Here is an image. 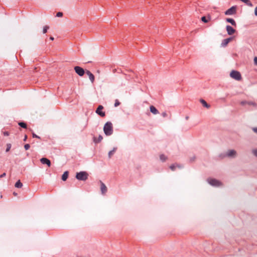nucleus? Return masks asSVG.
Listing matches in <instances>:
<instances>
[{"label": "nucleus", "mask_w": 257, "mask_h": 257, "mask_svg": "<svg viewBox=\"0 0 257 257\" xmlns=\"http://www.w3.org/2000/svg\"><path fill=\"white\" fill-rule=\"evenodd\" d=\"M201 21L205 23H206L208 22V20H207L206 17L205 16H203L201 18Z\"/></svg>", "instance_id": "a878e982"}, {"label": "nucleus", "mask_w": 257, "mask_h": 257, "mask_svg": "<svg viewBox=\"0 0 257 257\" xmlns=\"http://www.w3.org/2000/svg\"><path fill=\"white\" fill-rule=\"evenodd\" d=\"M11 147H12V145L11 144H7L6 152H8L10 150Z\"/></svg>", "instance_id": "393cba45"}, {"label": "nucleus", "mask_w": 257, "mask_h": 257, "mask_svg": "<svg viewBox=\"0 0 257 257\" xmlns=\"http://www.w3.org/2000/svg\"><path fill=\"white\" fill-rule=\"evenodd\" d=\"M103 131L106 136H109L113 134L112 124L110 121L106 122L103 127Z\"/></svg>", "instance_id": "f257e3e1"}, {"label": "nucleus", "mask_w": 257, "mask_h": 257, "mask_svg": "<svg viewBox=\"0 0 257 257\" xmlns=\"http://www.w3.org/2000/svg\"><path fill=\"white\" fill-rule=\"evenodd\" d=\"M49 29V27L48 26H45L43 28V33L45 34L47 32V30Z\"/></svg>", "instance_id": "b1692460"}, {"label": "nucleus", "mask_w": 257, "mask_h": 257, "mask_svg": "<svg viewBox=\"0 0 257 257\" xmlns=\"http://www.w3.org/2000/svg\"><path fill=\"white\" fill-rule=\"evenodd\" d=\"M208 18H209V19L210 20V16H209V17H208Z\"/></svg>", "instance_id": "c03bdc74"}, {"label": "nucleus", "mask_w": 257, "mask_h": 257, "mask_svg": "<svg viewBox=\"0 0 257 257\" xmlns=\"http://www.w3.org/2000/svg\"><path fill=\"white\" fill-rule=\"evenodd\" d=\"M200 102L202 103V104L203 105V106L207 108H210V105L209 104H208L205 100H204V99H200Z\"/></svg>", "instance_id": "dca6fc26"}, {"label": "nucleus", "mask_w": 257, "mask_h": 257, "mask_svg": "<svg viewBox=\"0 0 257 257\" xmlns=\"http://www.w3.org/2000/svg\"><path fill=\"white\" fill-rule=\"evenodd\" d=\"M120 102L118 101V99H116L115 100V103H114V106L115 107H117L118 106H119L120 105Z\"/></svg>", "instance_id": "bb28decb"}, {"label": "nucleus", "mask_w": 257, "mask_h": 257, "mask_svg": "<svg viewBox=\"0 0 257 257\" xmlns=\"http://www.w3.org/2000/svg\"><path fill=\"white\" fill-rule=\"evenodd\" d=\"M3 134H4V136H9L10 133H9V132H7V131H6V132H4L3 133Z\"/></svg>", "instance_id": "2f4dec72"}, {"label": "nucleus", "mask_w": 257, "mask_h": 257, "mask_svg": "<svg viewBox=\"0 0 257 257\" xmlns=\"http://www.w3.org/2000/svg\"><path fill=\"white\" fill-rule=\"evenodd\" d=\"M6 176V173H4L2 175H0V178L4 177Z\"/></svg>", "instance_id": "f704fd0d"}, {"label": "nucleus", "mask_w": 257, "mask_h": 257, "mask_svg": "<svg viewBox=\"0 0 257 257\" xmlns=\"http://www.w3.org/2000/svg\"><path fill=\"white\" fill-rule=\"evenodd\" d=\"M236 9H237V7L236 6H232L230 8H229L227 10H226L224 12V14L225 15H234L236 13Z\"/></svg>", "instance_id": "423d86ee"}, {"label": "nucleus", "mask_w": 257, "mask_h": 257, "mask_svg": "<svg viewBox=\"0 0 257 257\" xmlns=\"http://www.w3.org/2000/svg\"><path fill=\"white\" fill-rule=\"evenodd\" d=\"M232 39H233V37H229V38H228L227 39L223 40L222 42H221V46L222 47H226L227 45V44L231 41L232 40Z\"/></svg>", "instance_id": "9d476101"}, {"label": "nucleus", "mask_w": 257, "mask_h": 257, "mask_svg": "<svg viewBox=\"0 0 257 257\" xmlns=\"http://www.w3.org/2000/svg\"><path fill=\"white\" fill-rule=\"evenodd\" d=\"M226 21L228 23H230L232 26H234L235 27L236 26V24L235 21L232 18H226Z\"/></svg>", "instance_id": "f3484780"}, {"label": "nucleus", "mask_w": 257, "mask_h": 257, "mask_svg": "<svg viewBox=\"0 0 257 257\" xmlns=\"http://www.w3.org/2000/svg\"><path fill=\"white\" fill-rule=\"evenodd\" d=\"M116 149H117V148L114 147L113 148V149L111 151H110L108 152V155L109 158H110L111 157L112 155H113L114 154V153L116 151Z\"/></svg>", "instance_id": "6ab92c4d"}, {"label": "nucleus", "mask_w": 257, "mask_h": 257, "mask_svg": "<svg viewBox=\"0 0 257 257\" xmlns=\"http://www.w3.org/2000/svg\"><path fill=\"white\" fill-rule=\"evenodd\" d=\"M86 74L88 76L91 82V83H93L95 80V77L94 75L89 70L86 71Z\"/></svg>", "instance_id": "ddd939ff"}, {"label": "nucleus", "mask_w": 257, "mask_h": 257, "mask_svg": "<svg viewBox=\"0 0 257 257\" xmlns=\"http://www.w3.org/2000/svg\"><path fill=\"white\" fill-rule=\"evenodd\" d=\"M252 152L255 157H257V149H253Z\"/></svg>", "instance_id": "7c9ffc66"}, {"label": "nucleus", "mask_w": 257, "mask_h": 257, "mask_svg": "<svg viewBox=\"0 0 257 257\" xmlns=\"http://www.w3.org/2000/svg\"><path fill=\"white\" fill-rule=\"evenodd\" d=\"M32 136H33V138H34L40 139V137L39 136H38V135H37L36 134H35L34 133H32Z\"/></svg>", "instance_id": "c756f323"}, {"label": "nucleus", "mask_w": 257, "mask_h": 257, "mask_svg": "<svg viewBox=\"0 0 257 257\" xmlns=\"http://www.w3.org/2000/svg\"><path fill=\"white\" fill-rule=\"evenodd\" d=\"M176 167L181 168V166L179 165L172 164L170 166V168L172 171H174L175 170Z\"/></svg>", "instance_id": "4be33fe9"}, {"label": "nucleus", "mask_w": 257, "mask_h": 257, "mask_svg": "<svg viewBox=\"0 0 257 257\" xmlns=\"http://www.w3.org/2000/svg\"><path fill=\"white\" fill-rule=\"evenodd\" d=\"M236 154V152L234 150H228L225 154L220 155V157L223 158L225 157H234Z\"/></svg>", "instance_id": "39448f33"}, {"label": "nucleus", "mask_w": 257, "mask_h": 257, "mask_svg": "<svg viewBox=\"0 0 257 257\" xmlns=\"http://www.w3.org/2000/svg\"><path fill=\"white\" fill-rule=\"evenodd\" d=\"M63 16V13L62 12H58L56 14V17H61Z\"/></svg>", "instance_id": "c85d7f7f"}, {"label": "nucleus", "mask_w": 257, "mask_h": 257, "mask_svg": "<svg viewBox=\"0 0 257 257\" xmlns=\"http://www.w3.org/2000/svg\"><path fill=\"white\" fill-rule=\"evenodd\" d=\"M74 69L75 72L80 76H83L86 72L83 68L78 66H75Z\"/></svg>", "instance_id": "0eeeda50"}, {"label": "nucleus", "mask_w": 257, "mask_h": 257, "mask_svg": "<svg viewBox=\"0 0 257 257\" xmlns=\"http://www.w3.org/2000/svg\"><path fill=\"white\" fill-rule=\"evenodd\" d=\"M102 139H103V137L100 135H99L98 138H97L95 137H94L93 138V141L94 143H95V144H97V143H100L102 141Z\"/></svg>", "instance_id": "4468645a"}, {"label": "nucleus", "mask_w": 257, "mask_h": 257, "mask_svg": "<svg viewBox=\"0 0 257 257\" xmlns=\"http://www.w3.org/2000/svg\"><path fill=\"white\" fill-rule=\"evenodd\" d=\"M252 130L253 131V132L257 134V127H253L252 128Z\"/></svg>", "instance_id": "c9c22d12"}, {"label": "nucleus", "mask_w": 257, "mask_h": 257, "mask_svg": "<svg viewBox=\"0 0 257 257\" xmlns=\"http://www.w3.org/2000/svg\"><path fill=\"white\" fill-rule=\"evenodd\" d=\"M162 116L164 117H165L167 116V114L166 112H163L162 113Z\"/></svg>", "instance_id": "473e14b6"}, {"label": "nucleus", "mask_w": 257, "mask_h": 257, "mask_svg": "<svg viewBox=\"0 0 257 257\" xmlns=\"http://www.w3.org/2000/svg\"><path fill=\"white\" fill-rule=\"evenodd\" d=\"M160 159L162 162H165L167 160V157L164 154H161L160 156Z\"/></svg>", "instance_id": "5701e85b"}, {"label": "nucleus", "mask_w": 257, "mask_h": 257, "mask_svg": "<svg viewBox=\"0 0 257 257\" xmlns=\"http://www.w3.org/2000/svg\"><path fill=\"white\" fill-rule=\"evenodd\" d=\"M150 111L154 114H157L159 113L158 109L153 105H151L150 107Z\"/></svg>", "instance_id": "2eb2a0df"}, {"label": "nucleus", "mask_w": 257, "mask_h": 257, "mask_svg": "<svg viewBox=\"0 0 257 257\" xmlns=\"http://www.w3.org/2000/svg\"><path fill=\"white\" fill-rule=\"evenodd\" d=\"M40 162L43 164H46L48 167L51 166V161L46 158H42L40 159Z\"/></svg>", "instance_id": "9b49d317"}, {"label": "nucleus", "mask_w": 257, "mask_h": 257, "mask_svg": "<svg viewBox=\"0 0 257 257\" xmlns=\"http://www.w3.org/2000/svg\"><path fill=\"white\" fill-rule=\"evenodd\" d=\"M207 181L210 185L214 187H218L222 185L220 181L215 179L208 178Z\"/></svg>", "instance_id": "20e7f679"}, {"label": "nucleus", "mask_w": 257, "mask_h": 257, "mask_svg": "<svg viewBox=\"0 0 257 257\" xmlns=\"http://www.w3.org/2000/svg\"><path fill=\"white\" fill-rule=\"evenodd\" d=\"M254 14L256 16H257V7L254 9Z\"/></svg>", "instance_id": "e433bc0d"}, {"label": "nucleus", "mask_w": 257, "mask_h": 257, "mask_svg": "<svg viewBox=\"0 0 257 257\" xmlns=\"http://www.w3.org/2000/svg\"><path fill=\"white\" fill-rule=\"evenodd\" d=\"M27 139V136L25 135V137H24L23 141H26Z\"/></svg>", "instance_id": "4c0bfd02"}, {"label": "nucleus", "mask_w": 257, "mask_h": 257, "mask_svg": "<svg viewBox=\"0 0 257 257\" xmlns=\"http://www.w3.org/2000/svg\"><path fill=\"white\" fill-rule=\"evenodd\" d=\"M68 175H69L68 171L64 172L62 176V177H61L62 180L64 181H66L68 177Z\"/></svg>", "instance_id": "a211bd4d"}, {"label": "nucleus", "mask_w": 257, "mask_h": 257, "mask_svg": "<svg viewBox=\"0 0 257 257\" xmlns=\"http://www.w3.org/2000/svg\"><path fill=\"white\" fill-rule=\"evenodd\" d=\"M14 195H17V193H16L15 192L14 193Z\"/></svg>", "instance_id": "37998d69"}, {"label": "nucleus", "mask_w": 257, "mask_h": 257, "mask_svg": "<svg viewBox=\"0 0 257 257\" xmlns=\"http://www.w3.org/2000/svg\"><path fill=\"white\" fill-rule=\"evenodd\" d=\"M76 178L80 181H86L88 177V174L85 171L77 172L75 176Z\"/></svg>", "instance_id": "f03ea898"}, {"label": "nucleus", "mask_w": 257, "mask_h": 257, "mask_svg": "<svg viewBox=\"0 0 257 257\" xmlns=\"http://www.w3.org/2000/svg\"><path fill=\"white\" fill-rule=\"evenodd\" d=\"M230 76L236 80L239 81L241 79V75L239 72L232 70L230 73Z\"/></svg>", "instance_id": "7ed1b4c3"}, {"label": "nucleus", "mask_w": 257, "mask_h": 257, "mask_svg": "<svg viewBox=\"0 0 257 257\" xmlns=\"http://www.w3.org/2000/svg\"><path fill=\"white\" fill-rule=\"evenodd\" d=\"M99 183L100 185L101 194L104 195L107 192V188L105 185L101 181H99Z\"/></svg>", "instance_id": "1a4fd4ad"}, {"label": "nucleus", "mask_w": 257, "mask_h": 257, "mask_svg": "<svg viewBox=\"0 0 257 257\" xmlns=\"http://www.w3.org/2000/svg\"><path fill=\"white\" fill-rule=\"evenodd\" d=\"M18 124L20 126H21L22 128H27V125L26 123H25V122H23V121L19 122L18 123Z\"/></svg>", "instance_id": "aec40b11"}, {"label": "nucleus", "mask_w": 257, "mask_h": 257, "mask_svg": "<svg viewBox=\"0 0 257 257\" xmlns=\"http://www.w3.org/2000/svg\"><path fill=\"white\" fill-rule=\"evenodd\" d=\"M103 108L102 105H99L95 111V112L101 117H104L105 116V112L102 111Z\"/></svg>", "instance_id": "6e6552de"}, {"label": "nucleus", "mask_w": 257, "mask_h": 257, "mask_svg": "<svg viewBox=\"0 0 257 257\" xmlns=\"http://www.w3.org/2000/svg\"><path fill=\"white\" fill-rule=\"evenodd\" d=\"M226 29L227 32V34L229 35H231L234 34L235 32V30L233 29L231 26L229 25L226 26Z\"/></svg>", "instance_id": "f8f14e48"}, {"label": "nucleus", "mask_w": 257, "mask_h": 257, "mask_svg": "<svg viewBox=\"0 0 257 257\" xmlns=\"http://www.w3.org/2000/svg\"><path fill=\"white\" fill-rule=\"evenodd\" d=\"M15 186L16 188H20L23 186L22 183L20 181V180H18L15 184Z\"/></svg>", "instance_id": "412c9836"}, {"label": "nucleus", "mask_w": 257, "mask_h": 257, "mask_svg": "<svg viewBox=\"0 0 257 257\" xmlns=\"http://www.w3.org/2000/svg\"><path fill=\"white\" fill-rule=\"evenodd\" d=\"M254 63L256 65H257V57H254Z\"/></svg>", "instance_id": "72a5a7b5"}, {"label": "nucleus", "mask_w": 257, "mask_h": 257, "mask_svg": "<svg viewBox=\"0 0 257 257\" xmlns=\"http://www.w3.org/2000/svg\"><path fill=\"white\" fill-rule=\"evenodd\" d=\"M30 148V145L29 144H26L24 145V148L26 150H28Z\"/></svg>", "instance_id": "cd10ccee"}, {"label": "nucleus", "mask_w": 257, "mask_h": 257, "mask_svg": "<svg viewBox=\"0 0 257 257\" xmlns=\"http://www.w3.org/2000/svg\"><path fill=\"white\" fill-rule=\"evenodd\" d=\"M248 104L250 105H255V103H254L253 102H249Z\"/></svg>", "instance_id": "58836bf2"}, {"label": "nucleus", "mask_w": 257, "mask_h": 257, "mask_svg": "<svg viewBox=\"0 0 257 257\" xmlns=\"http://www.w3.org/2000/svg\"><path fill=\"white\" fill-rule=\"evenodd\" d=\"M54 37H53L51 36V37H50V40H51L53 41V40H54Z\"/></svg>", "instance_id": "ea45409f"}, {"label": "nucleus", "mask_w": 257, "mask_h": 257, "mask_svg": "<svg viewBox=\"0 0 257 257\" xmlns=\"http://www.w3.org/2000/svg\"><path fill=\"white\" fill-rule=\"evenodd\" d=\"M185 118H186V119H188L189 118V116H186Z\"/></svg>", "instance_id": "79ce46f5"}, {"label": "nucleus", "mask_w": 257, "mask_h": 257, "mask_svg": "<svg viewBox=\"0 0 257 257\" xmlns=\"http://www.w3.org/2000/svg\"><path fill=\"white\" fill-rule=\"evenodd\" d=\"M246 103V102H245V101H242V102H241V104H244V103Z\"/></svg>", "instance_id": "a19ab883"}]
</instances>
